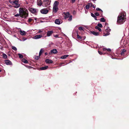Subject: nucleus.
<instances>
[{
  "instance_id": "f257e3e1",
  "label": "nucleus",
  "mask_w": 129,
  "mask_h": 129,
  "mask_svg": "<svg viewBox=\"0 0 129 129\" xmlns=\"http://www.w3.org/2000/svg\"><path fill=\"white\" fill-rule=\"evenodd\" d=\"M28 11L26 8H20L19 14H17L14 15L15 17H18L20 16L22 18H26L28 17Z\"/></svg>"
},
{
  "instance_id": "f03ea898",
  "label": "nucleus",
  "mask_w": 129,
  "mask_h": 129,
  "mask_svg": "<svg viewBox=\"0 0 129 129\" xmlns=\"http://www.w3.org/2000/svg\"><path fill=\"white\" fill-rule=\"evenodd\" d=\"M126 13L125 12H122L118 17L117 23L118 24H122L125 21Z\"/></svg>"
},
{
  "instance_id": "7ed1b4c3",
  "label": "nucleus",
  "mask_w": 129,
  "mask_h": 129,
  "mask_svg": "<svg viewBox=\"0 0 129 129\" xmlns=\"http://www.w3.org/2000/svg\"><path fill=\"white\" fill-rule=\"evenodd\" d=\"M9 2L12 5H14L15 8H18L20 6V5L18 3V1H11L10 0L9 1Z\"/></svg>"
},
{
  "instance_id": "20e7f679",
  "label": "nucleus",
  "mask_w": 129,
  "mask_h": 129,
  "mask_svg": "<svg viewBox=\"0 0 129 129\" xmlns=\"http://www.w3.org/2000/svg\"><path fill=\"white\" fill-rule=\"evenodd\" d=\"M50 0H44V3L42 5L44 7H47L50 4Z\"/></svg>"
},
{
  "instance_id": "39448f33",
  "label": "nucleus",
  "mask_w": 129,
  "mask_h": 129,
  "mask_svg": "<svg viewBox=\"0 0 129 129\" xmlns=\"http://www.w3.org/2000/svg\"><path fill=\"white\" fill-rule=\"evenodd\" d=\"M48 12V10L45 9H42L40 10V12H41L44 14H47Z\"/></svg>"
},
{
  "instance_id": "423d86ee",
  "label": "nucleus",
  "mask_w": 129,
  "mask_h": 129,
  "mask_svg": "<svg viewBox=\"0 0 129 129\" xmlns=\"http://www.w3.org/2000/svg\"><path fill=\"white\" fill-rule=\"evenodd\" d=\"M37 33L42 34V35H44L46 33V31L43 29H39L37 32Z\"/></svg>"
},
{
  "instance_id": "0eeeda50",
  "label": "nucleus",
  "mask_w": 129,
  "mask_h": 129,
  "mask_svg": "<svg viewBox=\"0 0 129 129\" xmlns=\"http://www.w3.org/2000/svg\"><path fill=\"white\" fill-rule=\"evenodd\" d=\"M29 10L32 13H36L38 12V10L36 9L31 8L29 9Z\"/></svg>"
},
{
  "instance_id": "6e6552de",
  "label": "nucleus",
  "mask_w": 129,
  "mask_h": 129,
  "mask_svg": "<svg viewBox=\"0 0 129 129\" xmlns=\"http://www.w3.org/2000/svg\"><path fill=\"white\" fill-rule=\"evenodd\" d=\"M5 63L7 65H12V64L11 61L8 60H5Z\"/></svg>"
},
{
  "instance_id": "1a4fd4ad",
  "label": "nucleus",
  "mask_w": 129,
  "mask_h": 129,
  "mask_svg": "<svg viewBox=\"0 0 129 129\" xmlns=\"http://www.w3.org/2000/svg\"><path fill=\"white\" fill-rule=\"evenodd\" d=\"M53 33V30L48 31L47 33V37H50L51 36Z\"/></svg>"
},
{
  "instance_id": "9d476101",
  "label": "nucleus",
  "mask_w": 129,
  "mask_h": 129,
  "mask_svg": "<svg viewBox=\"0 0 129 129\" xmlns=\"http://www.w3.org/2000/svg\"><path fill=\"white\" fill-rule=\"evenodd\" d=\"M42 35H36L34 36L33 38L34 39H40L41 38H42Z\"/></svg>"
},
{
  "instance_id": "9b49d317",
  "label": "nucleus",
  "mask_w": 129,
  "mask_h": 129,
  "mask_svg": "<svg viewBox=\"0 0 129 129\" xmlns=\"http://www.w3.org/2000/svg\"><path fill=\"white\" fill-rule=\"evenodd\" d=\"M64 14L65 15L64 18L65 19H66L68 18L70 16V13L69 12H67L66 13L64 12Z\"/></svg>"
},
{
  "instance_id": "f8f14e48",
  "label": "nucleus",
  "mask_w": 129,
  "mask_h": 129,
  "mask_svg": "<svg viewBox=\"0 0 129 129\" xmlns=\"http://www.w3.org/2000/svg\"><path fill=\"white\" fill-rule=\"evenodd\" d=\"M92 4L91 3H89L85 6V8L86 9H88L89 8L92 7Z\"/></svg>"
},
{
  "instance_id": "ddd939ff",
  "label": "nucleus",
  "mask_w": 129,
  "mask_h": 129,
  "mask_svg": "<svg viewBox=\"0 0 129 129\" xmlns=\"http://www.w3.org/2000/svg\"><path fill=\"white\" fill-rule=\"evenodd\" d=\"M58 10V7H54L53 6V12L56 13L57 11Z\"/></svg>"
},
{
  "instance_id": "4468645a",
  "label": "nucleus",
  "mask_w": 129,
  "mask_h": 129,
  "mask_svg": "<svg viewBox=\"0 0 129 129\" xmlns=\"http://www.w3.org/2000/svg\"><path fill=\"white\" fill-rule=\"evenodd\" d=\"M19 32L20 34L22 36L25 35L26 34V32L24 30H20L19 31Z\"/></svg>"
},
{
  "instance_id": "2eb2a0df",
  "label": "nucleus",
  "mask_w": 129,
  "mask_h": 129,
  "mask_svg": "<svg viewBox=\"0 0 129 129\" xmlns=\"http://www.w3.org/2000/svg\"><path fill=\"white\" fill-rule=\"evenodd\" d=\"M45 62L47 63H53V61L49 59H47L45 60Z\"/></svg>"
},
{
  "instance_id": "dca6fc26",
  "label": "nucleus",
  "mask_w": 129,
  "mask_h": 129,
  "mask_svg": "<svg viewBox=\"0 0 129 129\" xmlns=\"http://www.w3.org/2000/svg\"><path fill=\"white\" fill-rule=\"evenodd\" d=\"M37 3L38 6H41L42 4L41 0H37Z\"/></svg>"
},
{
  "instance_id": "f3484780",
  "label": "nucleus",
  "mask_w": 129,
  "mask_h": 129,
  "mask_svg": "<svg viewBox=\"0 0 129 129\" xmlns=\"http://www.w3.org/2000/svg\"><path fill=\"white\" fill-rule=\"evenodd\" d=\"M55 23L56 24H59L61 23H60L59 20L58 19H57L55 20Z\"/></svg>"
},
{
  "instance_id": "a211bd4d",
  "label": "nucleus",
  "mask_w": 129,
  "mask_h": 129,
  "mask_svg": "<svg viewBox=\"0 0 129 129\" xmlns=\"http://www.w3.org/2000/svg\"><path fill=\"white\" fill-rule=\"evenodd\" d=\"M48 68V66H46L44 67H42L40 68V70H46Z\"/></svg>"
},
{
  "instance_id": "6ab92c4d",
  "label": "nucleus",
  "mask_w": 129,
  "mask_h": 129,
  "mask_svg": "<svg viewBox=\"0 0 129 129\" xmlns=\"http://www.w3.org/2000/svg\"><path fill=\"white\" fill-rule=\"evenodd\" d=\"M57 52V50L56 49H53V50H51V53H53L54 54H56Z\"/></svg>"
},
{
  "instance_id": "aec40b11",
  "label": "nucleus",
  "mask_w": 129,
  "mask_h": 129,
  "mask_svg": "<svg viewBox=\"0 0 129 129\" xmlns=\"http://www.w3.org/2000/svg\"><path fill=\"white\" fill-rule=\"evenodd\" d=\"M91 34L95 36H97L99 35V33L95 32L94 31H92L91 32Z\"/></svg>"
},
{
  "instance_id": "412c9836",
  "label": "nucleus",
  "mask_w": 129,
  "mask_h": 129,
  "mask_svg": "<svg viewBox=\"0 0 129 129\" xmlns=\"http://www.w3.org/2000/svg\"><path fill=\"white\" fill-rule=\"evenodd\" d=\"M59 4V2L57 1H55V2L53 4V6L54 7H58V6Z\"/></svg>"
},
{
  "instance_id": "4be33fe9",
  "label": "nucleus",
  "mask_w": 129,
  "mask_h": 129,
  "mask_svg": "<svg viewBox=\"0 0 129 129\" xmlns=\"http://www.w3.org/2000/svg\"><path fill=\"white\" fill-rule=\"evenodd\" d=\"M69 56L68 55H66L63 56H62L61 57V58L63 59H64L66 58V57Z\"/></svg>"
},
{
  "instance_id": "5701e85b",
  "label": "nucleus",
  "mask_w": 129,
  "mask_h": 129,
  "mask_svg": "<svg viewBox=\"0 0 129 129\" xmlns=\"http://www.w3.org/2000/svg\"><path fill=\"white\" fill-rule=\"evenodd\" d=\"M22 61L24 63H28V61L24 59H22Z\"/></svg>"
},
{
  "instance_id": "b1692460",
  "label": "nucleus",
  "mask_w": 129,
  "mask_h": 129,
  "mask_svg": "<svg viewBox=\"0 0 129 129\" xmlns=\"http://www.w3.org/2000/svg\"><path fill=\"white\" fill-rule=\"evenodd\" d=\"M126 51L124 49H123L122 50V52L121 53V54L122 55H123L124 54V53Z\"/></svg>"
},
{
  "instance_id": "393cba45",
  "label": "nucleus",
  "mask_w": 129,
  "mask_h": 129,
  "mask_svg": "<svg viewBox=\"0 0 129 129\" xmlns=\"http://www.w3.org/2000/svg\"><path fill=\"white\" fill-rule=\"evenodd\" d=\"M3 57L4 58L6 59L7 58V55L3 53Z\"/></svg>"
},
{
  "instance_id": "a878e982",
  "label": "nucleus",
  "mask_w": 129,
  "mask_h": 129,
  "mask_svg": "<svg viewBox=\"0 0 129 129\" xmlns=\"http://www.w3.org/2000/svg\"><path fill=\"white\" fill-rule=\"evenodd\" d=\"M43 49H41L40 50L39 53V55L40 56L42 53H43Z\"/></svg>"
},
{
  "instance_id": "bb28decb",
  "label": "nucleus",
  "mask_w": 129,
  "mask_h": 129,
  "mask_svg": "<svg viewBox=\"0 0 129 129\" xmlns=\"http://www.w3.org/2000/svg\"><path fill=\"white\" fill-rule=\"evenodd\" d=\"M95 28L96 29H98L100 31H102V29H101L98 26H96L95 27Z\"/></svg>"
},
{
  "instance_id": "cd10ccee",
  "label": "nucleus",
  "mask_w": 129,
  "mask_h": 129,
  "mask_svg": "<svg viewBox=\"0 0 129 129\" xmlns=\"http://www.w3.org/2000/svg\"><path fill=\"white\" fill-rule=\"evenodd\" d=\"M72 15H70L69 16V17H68L69 18L68 20L69 21H71L72 20Z\"/></svg>"
},
{
  "instance_id": "c85d7f7f",
  "label": "nucleus",
  "mask_w": 129,
  "mask_h": 129,
  "mask_svg": "<svg viewBox=\"0 0 129 129\" xmlns=\"http://www.w3.org/2000/svg\"><path fill=\"white\" fill-rule=\"evenodd\" d=\"M100 21L101 22H105V19L104 18H101Z\"/></svg>"
},
{
  "instance_id": "c756f323",
  "label": "nucleus",
  "mask_w": 129,
  "mask_h": 129,
  "mask_svg": "<svg viewBox=\"0 0 129 129\" xmlns=\"http://www.w3.org/2000/svg\"><path fill=\"white\" fill-rule=\"evenodd\" d=\"M18 55L19 56V57L20 58H22L23 57V56L20 53H18Z\"/></svg>"
},
{
  "instance_id": "7c9ffc66",
  "label": "nucleus",
  "mask_w": 129,
  "mask_h": 129,
  "mask_svg": "<svg viewBox=\"0 0 129 129\" xmlns=\"http://www.w3.org/2000/svg\"><path fill=\"white\" fill-rule=\"evenodd\" d=\"M97 26H98V27H103L102 25L100 23L98 24Z\"/></svg>"
},
{
  "instance_id": "2f4dec72",
  "label": "nucleus",
  "mask_w": 129,
  "mask_h": 129,
  "mask_svg": "<svg viewBox=\"0 0 129 129\" xmlns=\"http://www.w3.org/2000/svg\"><path fill=\"white\" fill-rule=\"evenodd\" d=\"M12 47V49L15 51L16 50H17V48L15 46H13Z\"/></svg>"
},
{
  "instance_id": "473e14b6",
  "label": "nucleus",
  "mask_w": 129,
  "mask_h": 129,
  "mask_svg": "<svg viewBox=\"0 0 129 129\" xmlns=\"http://www.w3.org/2000/svg\"><path fill=\"white\" fill-rule=\"evenodd\" d=\"M83 28L82 26H80L79 27L78 29L79 30H83Z\"/></svg>"
},
{
  "instance_id": "72a5a7b5",
  "label": "nucleus",
  "mask_w": 129,
  "mask_h": 129,
  "mask_svg": "<svg viewBox=\"0 0 129 129\" xmlns=\"http://www.w3.org/2000/svg\"><path fill=\"white\" fill-rule=\"evenodd\" d=\"M94 14L95 15V16H98L99 15V13L97 12H95L94 13Z\"/></svg>"
},
{
  "instance_id": "f704fd0d",
  "label": "nucleus",
  "mask_w": 129,
  "mask_h": 129,
  "mask_svg": "<svg viewBox=\"0 0 129 129\" xmlns=\"http://www.w3.org/2000/svg\"><path fill=\"white\" fill-rule=\"evenodd\" d=\"M96 10L97 11H101L102 12L103 11H102L100 9L98 8H96Z\"/></svg>"
},
{
  "instance_id": "c9c22d12",
  "label": "nucleus",
  "mask_w": 129,
  "mask_h": 129,
  "mask_svg": "<svg viewBox=\"0 0 129 129\" xmlns=\"http://www.w3.org/2000/svg\"><path fill=\"white\" fill-rule=\"evenodd\" d=\"M26 38H23L22 39V40H20V41H24L26 40Z\"/></svg>"
},
{
  "instance_id": "e433bc0d",
  "label": "nucleus",
  "mask_w": 129,
  "mask_h": 129,
  "mask_svg": "<svg viewBox=\"0 0 129 129\" xmlns=\"http://www.w3.org/2000/svg\"><path fill=\"white\" fill-rule=\"evenodd\" d=\"M91 16L92 17H93V18H94V17H95V15L94 14H93V13H91Z\"/></svg>"
},
{
  "instance_id": "4c0bfd02",
  "label": "nucleus",
  "mask_w": 129,
  "mask_h": 129,
  "mask_svg": "<svg viewBox=\"0 0 129 129\" xmlns=\"http://www.w3.org/2000/svg\"><path fill=\"white\" fill-rule=\"evenodd\" d=\"M40 56L39 55V56H35V58L36 59H38L40 57Z\"/></svg>"
},
{
  "instance_id": "58836bf2",
  "label": "nucleus",
  "mask_w": 129,
  "mask_h": 129,
  "mask_svg": "<svg viewBox=\"0 0 129 129\" xmlns=\"http://www.w3.org/2000/svg\"><path fill=\"white\" fill-rule=\"evenodd\" d=\"M33 20L31 18H29L28 20V21L29 22H31Z\"/></svg>"
},
{
  "instance_id": "ea45409f",
  "label": "nucleus",
  "mask_w": 129,
  "mask_h": 129,
  "mask_svg": "<svg viewBox=\"0 0 129 129\" xmlns=\"http://www.w3.org/2000/svg\"><path fill=\"white\" fill-rule=\"evenodd\" d=\"M77 37L78 39H81L82 38L81 37L78 35H77Z\"/></svg>"
},
{
  "instance_id": "a19ab883",
  "label": "nucleus",
  "mask_w": 129,
  "mask_h": 129,
  "mask_svg": "<svg viewBox=\"0 0 129 129\" xmlns=\"http://www.w3.org/2000/svg\"><path fill=\"white\" fill-rule=\"evenodd\" d=\"M109 35V33L108 32L106 34H105V35H104V36H108V35Z\"/></svg>"
},
{
  "instance_id": "79ce46f5",
  "label": "nucleus",
  "mask_w": 129,
  "mask_h": 129,
  "mask_svg": "<svg viewBox=\"0 0 129 129\" xmlns=\"http://www.w3.org/2000/svg\"><path fill=\"white\" fill-rule=\"evenodd\" d=\"M98 52L99 53L100 55H102L103 54V53L102 52H101V51H98Z\"/></svg>"
},
{
  "instance_id": "37998d69",
  "label": "nucleus",
  "mask_w": 129,
  "mask_h": 129,
  "mask_svg": "<svg viewBox=\"0 0 129 129\" xmlns=\"http://www.w3.org/2000/svg\"><path fill=\"white\" fill-rule=\"evenodd\" d=\"M106 30H108L109 31H111V29L109 27H108V28H107Z\"/></svg>"
},
{
  "instance_id": "c03bdc74",
  "label": "nucleus",
  "mask_w": 129,
  "mask_h": 129,
  "mask_svg": "<svg viewBox=\"0 0 129 129\" xmlns=\"http://www.w3.org/2000/svg\"><path fill=\"white\" fill-rule=\"evenodd\" d=\"M54 36L56 38H58V35H55Z\"/></svg>"
},
{
  "instance_id": "a18cd8bd",
  "label": "nucleus",
  "mask_w": 129,
  "mask_h": 129,
  "mask_svg": "<svg viewBox=\"0 0 129 129\" xmlns=\"http://www.w3.org/2000/svg\"><path fill=\"white\" fill-rule=\"evenodd\" d=\"M92 7L93 8H95V5H92Z\"/></svg>"
},
{
  "instance_id": "49530a36",
  "label": "nucleus",
  "mask_w": 129,
  "mask_h": 129,
  "mask_svg": "<svg viewBox=\"0 0 129 129\" xmlns=\"http://www.w3.org/2000/svg\"><path fill=\"white\" fill-rule=\"evenodd\" d=\"M75 0H71V3H74L75 2Z\"/></svg>"
},
{
  "instance_id": "de8ad7c7",
  "label": "nucleus",
  "mask_w": 129,
  "mask_h": 129,
  "mask_svg": "<svg viewBox=\"0 0 129 129\" xmlns=\"http://www.w3.org/2000/svg\"><path fill=\"white\" fill-rule=\"evenodd\" d=\"M103 50L104 51H105L106 50H107V49H106L105 48H103Z\"/></svg>"
},
{
  "instance_id": "09e8293b",
  "label": "nucleus",
  "mask_w": 129,
  "mask_h": 129,
  "mask_svg": "<svg viewBox=\"0 0 129 129\" xmlns=\"http://www.w3.org/2000/svg\"><path fill=\"white\" fill-rule=\"evenodd\" d=\"M107 51H111V50L110 49L108 48V49H107Z\"/></svg>"
},
{
  "instance_id": "8fccbe9b",
  "label": "nucleus",
  "mask_w": 129,
  "mask_h": 129,
  "mask_svg": "<svg viewBox=\"0 0 129 129\" xmlns=\"http://www.w3.org/2000/svg\"><path fill=\"white\" fill-rule=\"evenodd\" d=\"M94 18L95 20H98L97 19V18H96V16L95 17H94Z\"/></svg>"
},
{
  "instance_id": "3c124183",
  "label": "nucleus",
  "mask_w": 129,
  "mask_h": 129,
  "mask_svg": "<svg viewBox=\"0 0 129 129\" xmlns=\"http://www.w3.org/2000/svg\"><path fill=\"white\" fill-rule=\"evenodd\" d=\"M47 54H48L46 52V53H45V55H47Z\"/></svg>"
},
{
  "instance_id": "603ef678",
  "label": "nucleus",
  "mask_w": 129,
  "mask_h": 129,
  "mask_svg": "<svg viewBox=\"0 0 129 129\" xmlns=\"http://www.w3.org/2000/svg\"><path fill=\"white\" fill-rule=\"evenodd\" d=\"M0 49H3V48L2 47H1L0 48Z\"/></svg>"
},
{
  "instance_id": "864d4df0",
  "label": "nucleus",
  "mask_w": 129,
  "mask_h": 129,
  "mask_svg": "<svg viewBox=\"0 0 129 129\" xmlns=\"http://www.w3.org/2000/svg\"><path fill=\"white\" fill-rule=\"evenodd\" d=\"M93 1H96V0H92Z\"/></svg>"
},
{
  "instance_id": "5fc2aeb1",
  "label": "nucleus",
  "mask_w": 129,
  "mask_h": 129,
  "mask_svg": "<svg viewBox=\"0 0 129 129\" xmlns=\"http://www.w3.org/2000/svg\"><path fill=\"white\" fill-rule=\"evenodd\" d=\"M1 70H0V72H1Z\"/></svg>"
},
{
  "instance_id": "6e6d98bb",
  "label": "nucleus",
  "mask_w": 129,
  "mask_h": 129,
  "mask_svg": "<svg viewBox=\"0 0 129 129\" xmlns=\"http://www.w3.org/2000/svg\"><path fill=\"white\" fill-rule=\"evenodd\" d=\"M51 53H49V54H50Z\"/></svg>"
}]
</instances>
